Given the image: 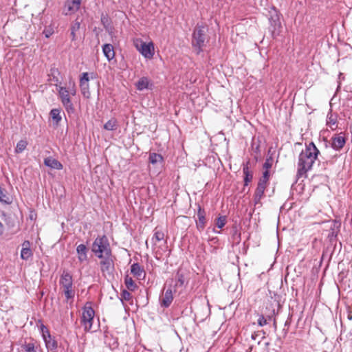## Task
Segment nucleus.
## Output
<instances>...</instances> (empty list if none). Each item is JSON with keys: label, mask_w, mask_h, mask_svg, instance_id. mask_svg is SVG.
I'll return each instance as SVG.
<instances>
[{"label": "nucleus", "mask_w": 352, "mask_h": 352, "mask_svg": "<svg viewBox=\"0 0 352 352\" xmlns=\"http://www.w3.org/2000/svg\"><path fill=\"white\" fill-rule=\"evenodd\" d=\"M320 154V150L314 142L305 144V149L302 150L298 156L296 173L298 178L307 177V173L312 168Z\"/></svg>", "instance_id": "1"}, {"label": "nucleus", "mask_w": 352, "mask_h": 352, "mask_svg": "<svg viewBox=\"0 0 352 352\" xmlns=\"http://www.w3.org/2000/svg\"><path fill=\"white\" fill-rule=\"evenodd\" d=\"M208 26L204 23H197L194 27L191 35V46L195 50L197 54H200L204 51V47L209 40L208 35Z\"/></svg>", "instance_id": "2"}, {"label": "nucleus", "mask_w": 352, "mask_h": 352, "mask_svg": "<svg viewBox=\"0 0 352 352\" xmlns=\"http://www.w3.org/2000/svg\"><path fill=\"white\" fill-rule=\"evenodd\" d=\"M91 251L98 258H102L104 255H111L112 251L106 235L98 236L94 240L92 243Z\"/></svg>", "instance_id": "3"}, {"label": "nucleus", "mask_w": 352, "mask_h": 352, "mask_svg": "<svg viewBox=\"0 0 352 352\" xmlns=\"http://www.w3.org/2000/svg\"><path fill=\"white\" fill-rule=\"evenodd\" d=\"M269 15L270 26L268 31L270 33L271 37L274 39L279 35L282 28L280 22V16L282 14L278 9L273 6L271 10L269 11Z\"/></svg>", "instance_id": "4"}, {"label": "nucleus", "mask_w": 352, "mask_h": 352, "mask_svg": "<svg viewBox=\"0 0 352 352\" xmlns=\"http://www.w3.org/2000/svg\"><path fill=\"white\" fill-rule=\"evenodd\" d=\"M95 316V311L91 307V302H87L82 307V314L81 322L84 326V329L85 331H89L91 330L94 318Z\"/></svg>", "instance_id": "5"}, {"label": "nucleus", "mask_w": 352, "mask_h": 352, "mask_svg": "<svg viewBox=\"0 0 352 352\" xmlns=\"http://www.w3.org/2000/svg\"><path fill=\"white\" fill-rule=\"evenodd\" d=\"M39 330L48 352H56L58 348V343L55 338L51 336L47 327L41 323L39 327Z\"/></svg>", "instance_id": "6"}, {"label": "nucleus", "mask_w": 352, "mask_h": 352, "mask_svg": "<svg viewBox=\"0 0 352 352\" xmlns=\"http://www.w3.org/2000/svg\"><path fill=\"white\" fill-rule=\"evenodd\" d=\"M58 97L63 106L69 115L75 113V108L69 96V92L65 87L57 88Z\"/></svg>", "instance_id": "7"}, {"label": "nucleus", "mask_w": 352, "mask_h": 352, "mask_svg": "<svg viewBox=\"0 0 352 352\" xmlns=\"http://www.w3.org/2000/svg\"><path fill=\"white\" fill-rule=\"evenodd\" d=\"M342 134L343 133H340L333 135L331 138L330 142L327 140V138H324L325 147L330 146L334 151H340L344 146L346 142V138L344 136H342Z\"/></svg>", "instance_id": "8"}, {"label": "nucleus", "mask_w": 352, "mask_h": 352, "mask_svg": "<svg viewBox=\"0 0 352 352\" xmlns=\"http://www.w3.org/2000/svg\"><path fill=\"white\" fill-rule=\"evenodd\" d=\"M82 0H66L64 3L62 14L68 16L75 14L80 8Z\"/></svg>", "instance_id": "9"}, {"label": "nucleus", "mask_w": 352, "mask_h": 352, "mask_svg": "<svg viewBox=\"0 0 352 352\" xmlns=\"http://www.w3.org/2000/svg\"><path fill=\"white\" fill-rule=\"evenodd\" d=\"M138 50L146 58H152L155 54V48L153 42H142Z\"/></svg>", "instance_id": "10"}, {"label": "nucleus", "mask_w": 352, "mask_h": 352, "mask_svg": "<svg viewBox=\"0 0 352 352\" xmlns=\"http://www.w3.org/2000/svg\"><path fill=\"white\" fill-rule=\"evenodd\" d=\"M197 216L198 221H196V228L201 232H202L206 226V212L199 204H197Z\"/></svg>", "instance_id": "11"}, {"label": "nucleus", "mask_w": 352, "mask_h": 352, "mask_svg": "<svg viewBox=\"0 0 352 352\" xmlns=\"http://www.w3.org/2000/svg\"><path fill=\"white\" fill-rule=\"evenodd\" d=\"M135 87L137 90L142 91L144 90H152L154 85L148 77L142 76L135 82Z\"/></svg>", "instance_id": "12"}, {"label": "nucleus", "mask_w": 352, "mask_h": 352, "mask_svg": "<svg viewBox=\"0 0 352 352\" xmlns=\"http://www.w3.org/2000/svg\"><path fill=\"white\" fill-rule=\"evenodd\" d=\"M100 262L101 266V271L102 272H108L109 274L113 272L114 270V263L111 255H104Z\"/></svg>", "instance_id": "13"}, {"label": "nucleus", "mask_w": 352, "mask_h": 352, "mask_svg": "<svg viewBox=\"0 0 352 352\" xmlns=\"http://www.w3.org/2000/svg\"><path fill=\"white\" fill-rule=\"evenodd\" d=\"M341 227V222L340 221L334 220L331 223L327 238L331 243L337 241L338 234L340 232Z\"/></svg>", "instance_id": "14"}, {"label": "nucleus", "mask_w": 352, "mask_h": 352, "mask_svg": "<svg viewBox=\"0 0 352 352\" xmlns=\"http://www.w3.org/2000/svg\"><path fill=\"white\" fill-rule=\"evenodd\" d=\"M249 165L250 161L243 162L242 164L244 187L248 186L253 179V171L250 169Z\"/></svg>", "instance_id": "15"}, {"label": "nucleus", "mask_w": 352, "mask_h": 352, "mask_svg": "<svg viewBox=\"0 0 352 352\" xmlns=\"http://www.w3.org/2000/svg\"><path fill=\"white\" fill-rule=\"evenodd\" d=\"M2 219L5 222L8 230H12L18 223V218L15 214L1 212Z\"/></svg>", "instance_id": "16"}, {"label": "nucleus", "mask_w": 352, "mask_h": 352, "mask_svg": "<svg viewBox=\"0 0 352 352\" xmlns=\"http://www.w3.org/2000/svg\"><path fill=\"white\" fill-rule=\"evenodd\" d=\"M173 289L170 285L165 292L164 296L160 300V305L163 308H168L171 305L173 300Z\"/></svg>", "instance_id": "17"}, {"label": "nucleus", "mask_w": 352, "mask_h": 352, "mask_svg": "<svg viewBox=\"0 0 352 352\" xmlns=\"http://www.w3.org/2000/svg\"><path fill=\"white\" fill-rule=\"evenodd\" d=\"M59 284L63 288L73 286V278L69 272L63 270L60 277Z\"/></svg>", "instance_id": "18"}, {"label": "nucleus", "mask_w": 352, "mask_h": 352, "mask_svg": "<svg viewBox=\"0 0 352 352\" xmlns=\"http://www.w3.org/2000/svg\"><path fill=\"white\" fill-rule=\"evenodd\" d=\"M188 280L185 274L181 270H177L175 276V283L173 286L174 291H175L177 287H185L188 285Z\"/></svg>", "instance_id": "19"}, {"label": "nucleus", "mask_w": 352, "mask_h": 352, "mask_svg": "<svg viewBox=\"0 0 352 352\" xmlns=\"http://www.w3.org/2000/svg\"><path fill=\"white\" fill-rule=\"evenodd\" d=\"M266 187V185L262 184L261 183L257 184L256 188L254 193V203L255 206L261 204V200L264 196Z\"/></svg>", "instance_id": "20"}, {"label": "nucleus", "mask_w": 352, "mask_h": 352, "mask_svg": "<svg viewBox=\"0 0 352 352\" xmlns=\"http://www.w3.org/2000/svg\"><path fill=\"white\" fill-rule=\"evenodd\" d=\"M44 165L52 169L62 170L63 168V164L56 159L50 156L44 159Z\"/></svg>", "instance_id": "21"}, {"label": "nucleus", "mask_w": 352, "mask_h": 352, "mask_svg": "<svg viewBox=\"0 0 352 352\" xmlns=\"http://www.w3.org/2000/svg\"><path fill=\"white\" fill-rule=\"evenodd\" d=\"M104 56L108 61L112 60L115 57L113 46L110 43H104L102 47Z\"/></svg>", "instance_id": "22"}, {"label": "nucleus", "mask_w": 352, "mask_h": 352, "mask_svg": "<svg viewBox=\"0 0 352 352\" xmlns=\"http://www.w3.org/2000/svg\"><path fill=\"white\" fill-rule=\"evenodd\" d=\"M337 119L338 115L333 113L332 109H330L327 116L326 124L330 126L331 131H335L337 128Z\"/></svg>", "instance_id": "23"}, {"label": "nucleus", "mask_w": 352, "mask_h": 352, "mask_svg": "<svg viewBox=\"0 0 352 352\" xmlns=\"http://www.w3.org/2000/svg\"><path fill=\"white\" fill-rule=\"evenodd\" d=\"M76 253L78 254V259L80 262H83L87 260L88 248L86 245L81 243L76 247Z\"/></svg>", "instance_id": "24"}, {"label": "nucleus", "mask_w": 352, "mask_h": 352, "mask_svg": "<svg viewBox=\"0 0 352 352\" xmlns=\"http://www.w3.org/2000/svg\"><path fill=\"white\" fill-rule=\"evenodd\" d=\"M21 258L27 261L32 256V252L30 248L29 241H25L23 243V248L21 250Z\"/></svg>", "instance_id": "25"}, {"label": "nucleus", "mask_w": 352, "mask_h": 352, "mask_svg": "<svg viewBox=\"0 0 352 352\" xmlns=\"http://www.w3.org/2000/svg\"><path fill=\"white\" fill-rule=\"evenodd\" d=\"M61 109L60 108H54L50 110V116L53 121V124L56 126H58L62 120L60 115Z\"/></svg>", "instance_id": "26"}, {"label": "nucleus", "mask_w": 352, "mask_h": 352, "mask_svg": "<svg viewBox=\"0 0 352 352\" xmlns=\"http://www.w3.org/2000/svg\"><path fill=\"white\" fill-rule=\"evenodd\" d=\"M13 201V198L8 191L0 186V202L5 205H10Z\"/></svg>", "instance_id": "27"}, {"label": "nucleus", "mask_w": 352, "mask_h": 352, "mask_svg": "<svg viewBox=\"0 0 352 352\" xmlns=\"http://www.w3.org/2000/svg\"><path fill=\"white\" fill-rule=\"evenodd\" d=\"M148 162L153 165L160 164L161 166H163L164 163V158L160 153H150L148 155Z\"/></svg>", "instance_id": "28"}, {"label": "nucleus", "mask_w": 352, "mask_h": 352, "mask_svg": "<svg viewBox=\"0 0 352 352\" xmlns=\"http://www.w3.org/2000/svg\"><path fill=\"white\" fill-rule=\"evenodd\" d=\"M96 74L92 72L91 74L88 72H82L80 75L79 84L80 87H82L83 85H88L90 78L94 79L96 78Z\"/></svg>", "instance_id": "29"}, {"label": "nucleus", "mask_w": 352, "mask_h": 352, "mask_svg": "<svg viewBox=\"0 0 352 352\" xmlns=\"http://www.w3.org/2000/svg\"><path fill=\"white\" fill-rule=\"evenodd\" d=\"M81 23L78 21V19H75L70 26V34L72 36V41H75L76 38V32L80 30Z\"/></svg>", "instance_id": "30"}, {"label": "nucleus", "mask_w": 352, "mask_h": 352, "mask_svg": "<svg viewBox=\"0 0 352 352\" xmlns=\"http://www.w3.org/2000/svg\"><path fill=\"white\" fill-rule=\"evenodd\" d=\"M144 272V268L138 263H134L131 265V273L136 277H140Z\"/></svg>", "instance_id": "31"}, {"label": "nucleus", "mask_w": 352, "mask_h": 352, "mask_svg": "<svg viewBox=\"0 0 352 352\" xmlns=\"http://www.w3.org/2000/svg\"><path fill=\"white\" fill-rule=\"evenodd\" d=\"M124 284L127 289L130 292H133L138 288V285L135 281L129 275H126L124 277Z\"/></svg>", "instance_id": "32"}, {"label": "nucleus", "mask_w": 352, "mask_h": 352, "mask_svg": "<svg viewBox=\"0 0 352 352\" xmlns=\"http://www.w3.org/2000/svg\"><path fill=\"white\" fill-rule=\"evenodd\" d=\"M118 121L116 118H113L109 120L103 126L104 129L107 131H115L118 128Z\"/></svg>", "instance_id": "33"}, {"label": "nucleus", "mask_w": 352, "mask_h": 352, "mask_svg": "<svg viewBox=\"0 0 352 352\" xmlns=\"http://www.w3.org/2000/svg\"><path fill=\"white\" fill-rule=\"evenodd\" d=\"M28 142L25 140H21L16 144V146L14 148L15 153H21L25 151L28 146Z\"/></svg>", "instance_id": "34"}, {"label": "nucleus", "mask_w": 352, "mask_h": 352, "mask_svg": "<svg viewBox=\"0 0 352 352\" xmlns=\"http://www.w3.org/2000/svg\"><path fill=\"white\" fill-rule=\"evenodd\" d=\"M100 21L106 30L111 28V21L107 14H102Z\"/></svg>", "instance_id": "35"}, {"label": "nucleus", "mask_w": 352, "mask_h": 352, "mask_svg": "<svg viewBox=\"0 0 352 352\" xmlns=\"http://www.w3.org/2000/svg\"><path fill=\"white\" fill-rule=\"evenodd\" d=\"M54 25L52 23L46 25L43 30V34L46 38H50L54 33Z\"/></svg>", "instance_id": "36"}, {"label": "nucleus", "mask_w": 352, "mask_h": 352, "mask_svg": "<svg viewBox=\"0 0 352 352\" xmlns=\"http://www.w3.org/2000/svg\"><path fill=\"white\" fill-rule=\"evenodd\" d=\"M270 178V171L269 170H264L262 173V177L259 179L258 183H261L264 185H267Z\"/></svg>", "instance_id": "37"}, {"label": "nucleus", "mask_w": 352, "mask_h": 352, "mask_svg": "<svg viewBox=\"0 0 352 352\" xmlns=\"http://www.w3.org/2000/svg\"><path fill=\"white\" fill-rule=\"evenodd\" d=\"M270 153V150H269L268 151V156L267 157L263 165V168L265 169V170H269L272 168V164H273V161H274V159H273V157L272 155H269Z\"/></svg>", "instance_id": "38"}, {"label": "nucleus", "mask_w": 352, "mask_h": 352, "mask_svg": "<svg viewBox=\"0 0 352 352\" xmlns=\"http://www.w3.org/2000/svg\"><path fill=\"white\" fill-rule=\"evenodd\" d=\"M131 298V295L128 289H123L121 291L120 300L122 303H124V301H129Z\"/></svg>", "instance_id": "39"}, {"label": "nucleus", "mask_w": 352, "mask_h": 352, "mask_svg": "<svg viewBox=\"0 0 352 352\" xmlns=\"http://www.w3.org/2000/svg\"><path fill=\"white\" fill-rule=\"evenodd\" d=\"M226 223V217L220 215L216 219V226L218 228L222 229Z\"/></svg>", "instance_id": "40"}, {"label": "nucleus", "mask_w": 352, "mask_h": 352, "mask_svg": "<svg viewBox=\"0 0 352 352\" xmlns=\"http://www.w3.org/2000/svg\"><path fill=\"white\" fill-rule=\"evenodd\" d=\"M26 352H36V347L32 342L25 343L21 346Z\"/></svg>", "instance_id": "41"}, {"label": "nucleus", "mask_w": 352, "mask_h": 352, "mask_svg": "<svg viewBox=\"0 0 352 352\" xmlns=\"http://www.w3.org/2000/svg\"><path fill=\"white\" fill-rule=\"evenodd\" d=\"M260 143H261L260 140H258V142L256 143L254 139V138L252 139L251 147H252L253 152L256 155H259L261 153Z\"/></svg>", "instance_id": "42"}, {"label": "nucleus", "mask_w": 352, "mask_h": 352, "mask_svg": "<svg viewBox=\"0 0 352 352\" xmlns=\"http://www.w3.org/2000/svg\"><path fill=\"white\" fill-rule=\"evenodd\" d=\"M164 238V233L162 231L155 230L152 237V241H162Z\"/></svg>", "instance_id": "43"}, {"label": "nucleus", "mask_w": 352, "mask_h": 352, "mask_svg": "<svg viewBox=\"0 0 352 352\" xmlns=\"http://www.w3.org/2000/svg\"><path fill=\"white\" fill-rule=\"evenodd\" d=\"M64 294L67 300L73 298L74 297V292L72 287L64 288Z\"/></svg>", "instance_id": "44"}, {"label": "nucleus", "mask_w": 352, "mask_h": 352, "mask_svg": "<svg viewBox=\"0 0 352 352\" xmlns=\"http://www.w3.org/2000/svg\"><path fill=\"white\" fill-rule=\"evenodd\" d=\"M81 89V93L83 97L86 98H89L90 97V91H89V85H83L82 87H80Z\"/></svg>", "instance_id": "45"}, {"label": "nucleus", "mask_w": 352, "mask_h": 352, "mask_svg": "<svg viewBox=\"0 0 352 352\" xmlns=\"http://www.w3.org/2000/svg\"><path fill=\"white\" fill-rule=\"evenodd\" d=\"M259 338H261V339L265 338L264 331L261 330V331H255V332L252 333L251 335V338L253 340H256Z\"/></svg>", "instance_id": "46"}, {"label": "nucleus", "mask_w": 352, "mask_h": 352, "mask_svg": "<svg viewBox=\"0 0 352 352\" xmlns=\"http://www.w3.org/2000/svg\"><path fill=\"white\" fill-rule=\"evenodd\" d=\"M258 316L257 324L259 327H263L267 324V319L263 314H258Z\"/></svg>", "instance_id": "47"}, {"label": "nucleus", "mask_w": 352, "mask_h": 352, "mask_svg": "<svg viewBox=\"0 0 352 352\" xmlns=\"http://www.w3.org/2000/svg\"><path fill=\"white\" fill-rule=\"evenodd\" d=\"M5 228L3 224L0 221V236H1L4 232Z\"/></svg>", "instance_id": "48"}, {"label": "nucleus", "mask_w": 352, "mask_h": 352, "mask_svg": "<svg viewBox=\"0 0 352 352\" xmlns=\"http://www.w3.org/2000/svg\"><path fill=\"white\" fill-rule=\"evenodd\" d=\"M265 318H267V322L269 321H272V320H274V324H276V320L274 318L273 316L272 315H267V316H265Z\"/></svg>", "instance_id": "49"}, {"label": "nucleus", "mask_w": 352, "mask_h": 352, "mask_svg": "<svg viewBox=\"0 0 352 352\" xmlns=\"http://www.w3.org/2000/svg\"><path fill=\"white\" fill-rule=\"evenodd\" d=\"M53 80L56 82H59L58 78L56 76H53Z\"/></svg>", "instance_id": "50"}, {"label": "nucleus", "mask_w": 352, "mask_h": 352, "mask_svg": "<svg viewBox=\"0 0 352 352\" xmlns=\"http://www.w3.org/2000/svg\"><path fill=\"white\" fill-rule=\"evenodd\" d=\"M71 94L72 96L76 95V90H75V89H73L71 90Z\"/></svg>", "instance_id": "51"}, {"label": "nucleus", "mask_w": 352, "mask_h": 352, "mask_svg": "<svg viewBox=\"0 0 352 352\" xmlns=\"http://www.w3.org/2000/svg\"><path fill=\"white\" fill-rule=\"evenodd\" d=\"M347 318H348L349 320H352V315H351V314H348Z\"/></svg>", "instance_id": "52"}, {"label": "nucleus", "mask_w": 352, "mask_h": 352, "mask_svg": "<svg viewBox=\"0 0 352 352\" xmlns=\"http://www.w3.org/2000/svg\"><path fill=\"white\" fill-rule=\"evenodd\" d=\"M213 232L216 234H221L220 231L216 230L214 228L213 229Z\"/></svg>", "instance_id": "53"}, {"label": "nucleus", "mask_w": 352, "mask_h": 352, "mask_svg": "<svg viewBox=\"0 0 352 352\" xmlns=\"http://www.w3.org/2000/svg\"><path fill=\"white\" fill-rule=\"evenodd\" d=\"M339 89H340V83L338 84V87H337V90Z\"/></svg>", "instance_id": "54"}, {"label": "nucleus", "mask_w": 352, "mask_h": 352, "mask_svg": "<svg viewBox=\"0 0 352 352\" xmlns=\"http://www.w3.org/2000/svg\"><path fill=\"white\" fill-rule=\"evenodd\" d=\"M254 159H255L256 161H258V160L257 156H255Z\"/></svg>", "instance_id": "55"}, {"label": "nucleus", "mask_w": 352, "mask_h": 352, "mask_svg": "<svg viewBox=\"0 0 352 352\" xmlns=\"http://www.w3.org/2000/svg\"><path fill=\"white\" fill-rule=\"evenodd\" d=\"M350 336H352V329L349 332Z\"/></svg>", "instance_id": "56"}, {"label": "nucleus", "mask_w": 352, "mask_h": 352, "mask_svg": "<svg viewBox=\"0 0 352 352\" xmlns=\"http://www.w3.org/2000/svg\"><path fill=\"white\" fill-rule=\"evenodd\" d=\"M285 325H287V321L285 322Z\"/></svg>", "instance_id": "57"}, {"label": "nucleus", "mask_w": 352, "mask_h": 352, "mask_svg": "<svg viewBox=\"0 0 352 352\" xmlns=\"http://www.w3.org/2000/svg\"><path fill=\"white\" fill-rule=\"evenodd\" d=\"M100 95V93H99V90L98 91V96H99Z\"/></svg>", "instance_id": "58"}]
</instances>
